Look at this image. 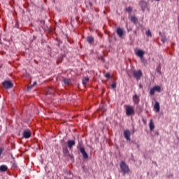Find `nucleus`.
I'll list each match as a JSON object with an SVG mask.
<instances>
[{"label": "nucleus", "mask_w": 179, "mask_h": 179, "mask_svg": "<svg viewBox=\"0 0 179 179\" xmlns=\"http://www.w3.org/2000/svg\"><path fill=\"white\" fill-rule=\"evenodd\" d=\"M155 1H157V2H159V1H160V0H155Z\"/></svg>", "instance_id": "2f4dec72"}, {"label": "nucleus", "mask_w": 179, "mask_h": 179, "mask_svg": "<svg viewBox=\"0 0 179 179\" xmlns=\"http://www.w3.org/2000/svg\"><path fill=\"white\" fill-rule=\"evenodd\" d=\"M117 34L119 36V37H122L124 36V30H122V29L120 27H118L117 29Z\"/></svg>", "instance_id": "f8f14e48"}, {"label": "nucleus", "mask_w": 179, "mask_h": 179, "mask_svg": "<svg viewBox=\"0 0 179 179\" xmlns=\"http://www.w3.org/2000/svg\"><path fill=\"white\" fill-rule=\"evenodd\" d=\"M79 150H80V152L82 154L83 159H89V155H87L86 150H85V148L80 147Z\"/></svg>", "instance_id": "6e6552de"}, {"label": "nucleus", "mask_w": 179, "mask_h": 179, "mask_svg": "<svg viewBox=\"0 0 179 179\" xmlns=\"http://www.w3.org/2000/svg\"><path fill=\"white\" fill-rule=\"evenodd\" d=\"M76 142L75 140H68L67 141V148L70 149V150H72L73 146H75Z\"/></svg>", "instance_id": "1a4fd4ad"}, {"label": "nucleus", "mask_w": 179, "mask_h": 179, "mask_svg": "<svg viewBox=\"0 0 179 179\" xmlns=\"http://www.w3.org/2000/svg\"><path fill=\"white\" fill-rule=\"evenodd\" d=\"M133 101L134 104H138L139 103V96H138L137 94H135L133 96Z\"/></svg>", "instance_id": "4468645a"}, {"label": "nucleus", "mask_w": 179, "mask_h": 179, "mask_svg": "<svg viewBox=\"0 0 179 179\" xmlns=\"http://www.w3.org/2000/svg\"><path fill=\"white\" fill-rule=\"evenodd\" d=\"M106 78H110V73H106Z\"/></svg>", "instance_id": "c85d7f7f"}, {"label": "nucleus", "mask_w": 179, "mask_h": 179, "mask_svg": "<svg viewBox=\"0 0 179 179\" xmlns=\"http://www.w3.org/2000/svg\"><path fill=\"white\" fill-rule=\"evenodd\" d=\"M149 127H150V131H154L155 130V123H153L152 120H150Z\"/></svg>", "instance_id": "dca6fc26"}, {"label": "nucleus", "mask_w": 179, "mask_h": 179, "mask_svg": "<svg viewBox=\"0 0 179 179\" xmlns=\"http://www.w3.org/2000/svg\"><path fill=\"white\" fill-rule=\"evenodd\" d=\"M3 86L4 87V89H12L13 87V83H12V82L10 81H4L3 82Z\"/></svg>", "instance_id": "423d86ee"}, {"label": "nucleus", "mask_w": 179, "mask_h": 179, "mask_svg": "<svg viewBox=\"0 0 179 179\" xmlns=\"http://www.w3.org/2000/svg\"><path fill=\"white\" fill-rule=\"evenodd\" d=\"M63 83H64V85H69L70 80L69 79L64 78L63 79Z\"/></svg>", "instance_id": "6ab92c4d"}, {"label": "nucleus", "mask_w": 179, "mask_h": 179, "mask_svg": "<svg viewBox=\"0 0 179 179\" xmlns=\"http://www.w3.org/2000/svg\"><path fill=\"white\" fill-rule=\"evenodd\" d=\"M63 155L64 157H72V155L69 154V150L66 147L63 148Z\"/></svg>", "instance_id": "9d476101"}, {"label": "nucleus", "mask_w": 179, "mask_h": 179, "mask_svg": "<svg viewBox=\"0 0 179 179\" xmlns=\"http://www.w3.org/2000/svg\"><path fill=\"white\" fill-rule=\"evenodd\" d=\"M138 5H139V6H141V10L143 12H145L146 8H148V2H146V1H145V0H141L138 2Z\"/></svg>", "instance_id": "39448f33"}, {"label": "nucleus", "mask_w": 179, "mask_h": 179, "mask_svg": "<svg viewBox=\"0 0 179 179\" xmlns=\"http://www.w3.org/2000/svg\"><path fill=\"white\" fill-rule=\"evenodd\" d=\"M36 85H37V82H34V84L31 85V87H34V86H36Z\"/></svg>", "instance_id": "cd10ccee"}, {"label": "nucleus", "mask_w": 179, "mask_h": 179, "mask_svg": "<svg viewBox=\"0 0 179 179\" xmlns=\"http://www.w3.org/2000/svg\"><path fill=\"white\" fill-rule=\"evenodd\" d=\"M22 136L24 139H29L31 137V131L30 130H25L22 133Z\"/></svg>", "instance_id": "0eeeda50"}, {"label": "nucleus", "mask_w": 179, "mask_h": 179, "mask_svg": "<svg viewBox=\"0 0 179 179\" xmlns=\"http://www.w3.org/2000/svg\"><path fill=\"white\" fill-rule=\"evenodd\" d=\"M89 80H90L89 77H85V78L83 80V86H86V85H87V83H89Z\"/></svg>", "instance_id": "a211bd4d"}, {"label": "nucleus", "mask_w": 179, "mask_h": 179, "mask_svg": "<svg viewBox=\"0 0 179 179\" xmlns=\"http://www.w3.org/2000/svg\"><path fill=\"white\" fill-rule=\"evenodd\" d=\"M120 166V169L122 170V173H123V174H127V173H129V171H130L129 166H128V165H127L125 162L122 161Z\"/></svg>", "instance_id": "f257e3e1"}, {"label": "nucleus", "mask_w": 179, "mask_h": 179, "mask_svg": "<svg viewBox=\"0 0 179 179\" xmlns=\"http://www.w3.org/2000/svg\"><path fill=\"white\" fill-rule=\"evenodd\" d=\"M130 20L131 23H134V24H136V23H138V17L135 15L131 16L130 17Z\"/></svg>", "instance_id": "ddd939ff"}, {"label": "nucleus", "mask_w": 179, "mask_h": 179, "mask_svg": "<svg viewBox=\"0 0 179 179\" xmlns=\"http://www.w3.org/2000/svg\"><path fill=\"white\" fill-rule=\"evenodd\" d=\"M124 138H125V139H127V141H131V131H129V130L124 131Z\"/></svg>", "instance_id": "9b49d317"}, {"label": "nucleus", "mask_w": 179, "mask_h": 179, "mask_svg": "<svg viewBox=\"0 0 179 179\" xmlns=\"http://www.w3.org/2000/svg\"><path fill=\"white\" fill-rule=\"evenodd\" d=\"M154 108H155V110H156L157 113H159L160 112V103H159V102H155Z\"/></svg>", "instance_id": "2eb2a0df"}, {"label": "nucleus", "mask_w": 179, "mask_h": 179, "mask_svg": "<svg viewBox=\"0 0 179 179\" xmlns=\"http://www.w3.org/2000/svg\"><path fill=\"white\" fill-rule=\"evenodd\" d=\"M166 41L167 39L166 38V37H162L161 39V41H162V43H166Z\"/></svg>", "instance_id": "a878e982"}, {"label": "nucleus", "mask_w": 179, "mask_h": 179, "mask_svg": "<svg viewBox=\"0 0 179 179\" xmlns=\"http://www.w3.org/2000/svg\"><path fill=\"white\" fill-rule=\"evenodd\" d=\"M136 55H137V57H139V58L141 60V62H146V60H145V57H143V55H145V51H143L142 50H138L136 51Z\"/></svg>", "instance_id": "7ed1b4c3"}, {"label": "nucleus", "mask_w": 179, "mask_h": 179, "mask_svg": "<svg viewBox=\"0 0 179 179\" xmlns=\"http://www.w3.org/2000/svg\"><path fill=\"white\" fill-rule=\"evenodd\" d=\"M142 70H134L133 72V76H134V78L137 80H139V79H141V78H142Z\"/></svg>", "instance_id": "20e7f679"}, {"label": "nucleus", "mask_w": 179, "mask_h": 179, "mask_svg": "<svg viewBox=\"0 0 179 179\" xmlns=\"http://www.w3.org/2000/svg\"><path fill=\"white\" fill-rule=\"evenodd\" d=\"M153 88H154V90H155V92H160V90H161L160 87H159V86H155Z\"/></svg>", "instance_id": "aec40b11"}, {"label": "nucleus", "mask_w": 179, "mask_h": 179, "mask_svg": "<svg viewBox=\"0 0 179 179\" xmlns=\"http://www.w3.org/2000/svg\"><path fill=\"white\" fill-rule=\"evenodd\" d=\"M146 36H148V37H152V31H150V30H148L146 31L145 33Z\"/></svg>", "instance_id": "412c9836"}, {"label": "nucleus", "mask_w": 179, "mask_h": 179, "mask_svg": "<svg viewBox=\"0 0 179 179\" xmlns=\"http://www.w3.org/2000/svg\"><path fill=\"white\" fill-rule=\"evenodd\" d=\"M155 92H156L155 90V89L152 87L150 91V94H151V96H153V94H155Z\"/></svg>", "instance_id": "5701e85b"}, {"label": "nucleus", "mask_w": 179, "mask_h": 179, "mask_svg": "<svg viewBox=\"0 0 179 179\" xmlns=\"http://www.w3.org/2000/svg\"><path fill=\"white\" fill-rule=\"evenodd\" d=\"M8 170V166L6 165H1L0 166V171L5 172Z\"/></svg>", "instance_id": "f3484780"}, {"label": "nucleus", "mask_w": 179, "mask_h": 179, "mask_svg": "<svg viewBox=\"0 0 179 179\" xmlns=\"http://www.w3.org/2000/svg\"><path fill=\"white\" fill-rule=\"evenodd\" d=\"M93 41H94V38L93 37H90V45H92V44H93Z\"/></svg>", "instance_id": "393cba45"}, {"label": "nucleus", "mask_w": 179, "mask_h": 179, "mask_svg": "<svg viewBox=\"0 0 179 179\" xmlns=\"http://www.w3.org/2000/svg\"><path fill=\"white\" fill-rule=\"evenodd\" d=\"M112 89H116L117 88V83H114L111 85Z\"/></svg>", "instance_id": "b1692460"}, {"label": "nucleus", "mask_w": 179, "mask_h": 179, "mask_svg": "<svg viewBox=\"0 0 179 179\" xmlns=\"http://www.w3.org/2000/svg\"><path fill=\"white\" fill-rule=\"evenodd\" d=\"M0 41H1V35H0Z\"/></svg>", "instance_id": "473e14b6"}, {"label": "nucleus", "mask_w": 179, "mask_h": 179, "mask_svg": "<svg viewBox=\"0 0 179 179\" xmlns=\"http://www.w3.org/2000/svg\"><path fill=\"white\" fill-rule=\"evenodd\" d=\"M51 93H52L51 91H49L47 92V94H51Z\"/></svg>", "instance_id": "c756f323"}, {"label": "nucleus", "mask_w": 179, "mask_h": 179, "mask_svg": "<svg viewBox=\"0 0 179 179\" xmlns=\"http://www.w3.org/2000/svg\"><path fill=\"white\" fill-rule=\"evenodd\" d=\"M41 23H43V24H44V21L41 20Z\"/></svg>", "instance_id": "7c9ffc66"}, {"label": "nucleus", "mask_w": 179, "mask_h": 179, "mask_svg": "<svg viewBox=\"0 0 179 179\" xmlns=\"http://www.w3.org/2000/svg\"><path fill=\"white\" fill-rule=\"evenodd\" d=\"M126 115H135V110L134 109V106H131L129 105H126Z\"/></svg>", "instance_id": "f03ea898"}, {"label": "nucleus", "mask_w": 179, "mask_h": 179, "mask_svg": "<svg viewBox=\"0 0 179 179\" xmlns=\"http://www.w3.org/2000/svg\"><path fill=\"white\" fill-rule=\"evenodd\" d=\"M126 11L128 12L129 13H131V12H132V7L127 8Z\"/></svg>", "instance_id": "4be33fe9"}, {"label": "nucleus", "mask_w": 179, "mask_h": 179, "mask_svg": "<svg viewBox=\"0 0 179 179\" xmlns=\"http://www.w3.org/2000/svg\"><path fill=\"white\" fill-rule=\"evenodd\" d=\"M87 41L90 43V36L87 37Z\"/></svg>", "instance_id": "bb28decb"}]
</instances>
